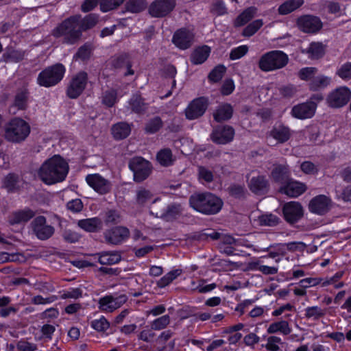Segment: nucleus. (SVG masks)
I'll list each match as a JSON object with an SVG mask.
<instances>
[{"mask_svg": "<svg viewBox=\"0 0 351 351\" xmlns=\"http://www.w3.org/2000/svg\"><path fill=\"white\" fill-rule=\"evenodd\" d=\"M289 62L288 56L282 51L274 50L263 55L258 62L260 69L265 72L285 67Z\"/></svg>", "mask_w": 351, "mask_h": 351, "instance_id": "nucleus-6", "label": "nucleus"}, {"mask_svg": "<svg viewBox=\"0 0 351 351\" xmlns=\"http://www.w3.org/2000/svg\"><path fill=\"white\" fill-rule=\"evenodd\" d=\"M351 97V90L346 86H340L331 91L327 96L328 106L339 108L348 104Z\"/></svg>", "mask_w": 351, "mask_h": 351, "instance_id": "nucleus-9", "label": "nucleus"}, {"mask_svg": "<svg viewBox=\"0 0 351 351\" xmlns=\"http://www.w3.org/2000/svg\"><path fill=\"white\" fill-rule=\"evenodd\" d=\"M286 182L287 184L280 189V191L290 197H297L306 190V185L302 182L289 180Z\"/></svg>", "mask_w": 351, "mask_h": 351, "instance_id": "nucleus-22", "label": "nucleus"}, {"mask_svg": "<svg viewBox=\"0 0 351 351\" xmlns=\"http://www.w3.org/2000/svg\"><path fill=\"white\" fill-rule=\"evenodd\" d=\"M194 40L195 34L193 31L184 27L176 30L172 37V43L182 50L190 48Z\"/></svg>", "mask_w": 351, "mask_h": 351, "instance_id": "nucleus-14", "label": "nucleus"}, {"mask_svg": "<svg viewBox=\"0 0 351 351\" xmlns=\"http://www.w3.org/2000/svg\"><path fill=\"white\" fill-rule=\"evenodd\" d=\"M88 82V74L80 71L73 76L66 88V95L71 99L77 98L84 90Z\"/></svg>", "mask_w": 351, "mask_h": 351, "instance_id": "nucleus-10", "label": "nucleus"}, {"mask_svg": "<svg viewBox=\"0 0 351 351\" xmlns=\"http://www.w3.org/2000/svg\"><path fill=\"white\" fill-rule=\"evenodd\" d=\"M263 25V22L262 19L255 20L244 28L242 35L245 37H250L254 35Z\"/></svg>", "mask_w": 351, "mask_h": 351, "instance_id": "nucleus-52", "label": "nucleus"}, {"mask_svg": "<svg viewBox=\"0 0 351 351\" xmlns=\"http://www.w3.org/2000/svg\"><path fill=\"white\" fill-rule=\"evenodd\" d=\"M326 314L325 310L317 306H308L305 309V317L307 319H313L314 320H317L322 317H324Z\"/></svg>", "mask_w": 351, "mask_h": 351, "instance_id": "nucleus-50", "label": "nucleus"}, {"mask_svg": "<svg viewBox=\"0 0 351 351\" xmlns=\"http://www.w3.org/2000/svg\"><path fill=\"white\" fill-rule=\"evenodd\" d=\"M290 172L287 165H274L271 173V178L276 182L285 183L288 181Z\"/></svg>", "mask_w": 351, "mask_h": 351, "instance_id": "nucleus-26", "label": "nucleus"}, {"mask_svg": "<svg viewBox=\"0 0 351 351\" xmlns=\"http://www.w3.org/2000/svg\"><path fill=\"white\" fill-rule=\"evenodd\" d=\"M336 74L342 80H348L351 79V62L343 64L337 71Z\"/></svg>", "mask_w": 351, "mask_h": 351, "instance_id": "nucleus-60", "label": "nucleus"}, {"mask_svg": "<svg viewBox=\"0 0 351 351\" xmlns=\"http://www.w3.org/2000/svg\"><path fill=\"white\" fill-rule=\"evenodd\" d=\"M29 93L26 89L19 90L15 95L14 107L18 110H25L27 106Z\"/></svg>", "mask_w": 351, "mask_h": 351, "instance_id": "nucleus-45", "label": "nucleus"}, {"mask_svg": "<svg viewBox=\"0 0 351 351\" xmlns=\"http://www.w3.org/2000/svg\"><path fill=\"white\" fill-rule=\"evenodd\" d=\"M147 4L146 0H128L125 4V8L131 13H139L147 8Z\"/></svg>", "mask_w": 351, "mask_h": 351, "instance_id": "nucleus-40", "label": "nucleus"}, {"mask_svg": "<svg viewBox=\"0 0 351 351\" xmlns=\"http://www.w3.org/2000/svg\"><path fill=\"white\" fill-rule=\"evenodd\" d=\"M297 92V87L293 84H287L279 88L280 95L285 98H291L296 95Z\"/></svg>", "mask_w": 351, "mask_h": 351, "instance_id": "nucleus-61", "label": "nucleus"}, {"mask_svg": "<svg viewBox=\"0 0 351 351\" xmlns=\"http://www.w3.org/2000/svg\"><path fill=\"white\" fill-rule=\"evenodd\" d=\"M117 93L115 90L111 89L104 93L102 102L108 107H112L117 102Z\"/></svg>", "mask_w": 351, "mask_h": 351, "instance_id": "nucleus-54", "label": "nucleus"}, {"mask_svg": "<svg viewBox=\"0 0 351 351\" xmlns=\"http://www.w3.org/2000/svg\"><path fill=\"white\" fill-rule=\"evenodd\" d=\"M210 12L217 16L228 13V9L222 0H213L210 6Z\"/></svg>", "mask_w": 351, "mask_h": 351, "instance_id": "nucleus-47", "label": "nucleus"}, {"mask_svg": "<svg viewBox=\"0 0 351 351\" xmlns=\"http://www.w3.org/2000/svg\"><path fill=\"white\" fill-rule=\"evenodd\" d=\"M163 126V122L160 117H154L149 119L145 125V132L153 134L158 132Z\"/></svg>", "mask_w": 351, "mask_h": 351, "instance_id": "nucleus-41", "label": "nucleus"}, {"mask_svg": "<svg viewBox=\"0 0 351 351\" xmlns=\"http://www.w3.org/2000/svg\"><path fill=\"white\" fill-rule=\"evenodd\" d=\"M191 206L205 215L219 213L223 206L222 200L210 193H195L189 198Z\"/></svg>", "mask_w": 351, "mask_h": 351, "instance_id": "nucleus-3", "label": "nucleus"}, {"mask_svg": "<svg viewBox=\"0 0 351 351\" xmlns=\"http://www.w3.org/2000/svg\"><path fill=\"white\" fill-rule=\"evenodd\" d=\"M208 107V100L205 97L193 99L185 109V116L189 120H193L202 117Z\"/></svg>", "mask_w": 351, "mask_h": 351, "instance_id": "nucleus-17", "label": "nucleus"}, {"mask_svg": "<svg viewBox=\"0 0 351 351\" xmlns=\"http://www.w3.org/2000/svg\"><path fill=\"white\" fill-rule=\"evenodd\" d=\"M127 300L128 297L125 294L117 296L107 295L99 298V308L104 312L112 313L123 306Z\"/></svg>", "mask_w": 351, "mask_h": 351, "instance_id": "nucleus-13", "label": "nucleus"}, {"mask_svg": "<svg viewBox=\"0 0 351 351\" xmlns=\"http://www.w3.org/2000/svg\"><path fill=\"white\" fill-rule=\"evenodd\" d=\"M86 181L94 191L100 195L107 194L111 191V182L98 173L87 175Z\"/></svg>", "mask_w": 351, "mask_h": 351, "instance_id": "nucleus-16", "label": "nucleus"}, {"mask_svg": "<svg viewBox=\"0 0 351 351\" xmlns=\"http://www.w3.org/2000/svg\"><path fill=\"white\" fill-rule=\"evenodd\" d=\"M124 0H100V9L106 12L116 9L123 3Z\"/></svg>", "mask_w": 351, "mask_h": 351, "instance_id": "nucleus-55", "label": "nucleus"}, {"mask_svg": "<svg viewBox=\"0 0 351 351\" xmlns=\"http://www.w3.org/2000/svg\"><path fill=\"white\" fill-rule=\"evenodd\" d=\"M121 221V216L118 211L109 210L106 213V223L117 224Z\"/></svg>", "mask_w": 351, "mask_h": 351, "instance_id": "nucleus-64", "label": "nucleus"}, {"mask_svg": "<svg viewBox=\"0 0 351 351\" xmlns=\"http://www.w3.org/2000/svg\"><path fill=\"white\" fill-rule=\"evenodd\" d=\"M331 207V199L324 195H319L313 197L308 205L311 213L323 215L328 213Z\"/></svg>", "mask_w": 351, "mask_h": 351, "instance_id": "nucleus-21", "label": "nucleus"}, {"mask_svg": "<svg viewBox=\"0 0 351 351\" xmlns=\"http://www.w3.org/2000/svg\"><path fill=\"white\" fill-rule=\"evenodd\" d=\"M67 162L59 155L47 160L39 168L38 176L47 184H53L65 180L69 172Z\"/></svg>", "mask_w": 351, "mask_h": 351, "instance_id": "nucleus-1", "label": "nucleus"}, {"mask_svg": "<svg viewBox=\"0 0 351 351\" xmlns=\"http://www.w3.org/2000/svg\"><path fill=\"white\" fill-rule=\"evenodd\" d=\"M176 5V0H154L149 5L148 12L152 17L162 18L169 15Z\"/></svg>", "mask_w": 351, "mask_h": 351, "instance_id": "nucleus-12", "label": "nucleus"}, {"mask_svg": "<svg viewBox=\"0 0 351 351\" xmlns=\"http://www.w3.org/2000/svg\"><path fill=\"white\" fill-rule=\"evenodd\" d=\"M285 219L289 223L298 221L303 216L304 211L302 205L296 202L285 204L282 208Z\"/></svg>", "mask_w": 351, "mask_h": 351, "instance_id": "nucleus-19", "label": "nucleus"}, {"mask_svg": "<svg viewBox=\"0 0 351 351\" xmlns=\"http://www.w3.org/2000/svg\"><path fill=\"white\" fill-rule=\"evenodd\" d=\"M32 234L39 240L50 239L55 232L53 226L47 224L45 217L40 215L35 217L30 223Z\"/></svg>", "mask_w": 351, "mask_h": 351, "instance_id": "nucleus-8", "label": "nucleus"}, {"mask_svg": "<svg viewBox=\"0 0 351 351\" xmlns=\"http://www.w3.org/2000/svg\"><path fill=\"white\" fill-rule=\"evenodd\" d=\"M91 326L98 332H105L109 328L110 323L104 316H101L99 319L92 321Z\"/></svg>", "mask_w": 351, "mask_h": 351, "instance_id": "nucleus-59", "label": "nucleus"}, {"mask_svg": "<svg viewBox=\"0 0 351 351\" xmlns=\"http://www.w3.org/2000/svg\"><path fill=\"white\" fill-rule=\"evenodd\" d=\"M257 9L255 7H249L244 10L234 20V27H241L248 23L256 13Z\"/></svg>", "mask_w": 351, "mask_h": 351, "instance_id": "nucleus-34", "label": "nucleus"}, {"mask_svg": "<svg viewBox=\"0 0 351 351\" xmlns=\"http://www.w3.org/2000/svg\"><path fill=\"white\" fill-rule=\"evenodd\" d=\"M296 23L298 28L305 33H315L322 27L320 19L311 15H304L299 17Z\"/></svg>", "mask_w": 351, "mask_h": 351, "instance_id": "nucleus-18", "label": "nucleus"}, {"mask_svg": "<svg viewBox=\"0 0 351 351\" xmlns=\"http://www.w3.org/2000/svg\"><path fill=\"white\" fill-rule=\"evenodd\" d=\"M245 189L243 185L232 184L228 187V192L231 196L241 198L245 195Z\"/></svg>", "mask_w": 351, "mask_h": 351, "instance_id": "nucleus-63", "label": "nucleus"}, {"mask_svg": "<svg viewBox=\"0 0 351 351\" xmlns=\"http://www.w3.org/2000/svg\"><path fill=\"white\" fill-rule=\"evenodd\" d=\"M82 297V291L80 288H71L64 291L60 295L61 299H78Z\"/></svg>", "mask_w": 351, "mask_h": 351, "instance_id": "nucleus-62", "label": "nucleus"}, {"mask_svg": "<svg viewBox=\"0 0 351 351\" xmlns=\"http://www.w3.org/2000/svg\"><path fill=\"white\" fill-rule=\"evenodd\" d=\"M282 344L281 338L277 336H269L267 339V343L263 345L268 351H279L280 350V345Z\"/></svg>", "mask_w": 351, "mask_h": 351, "instance_id": "nucleus-53", "label": "nucleus"}, {"mask_svg": "<svg viewBox=\"0 0 351 351\" xmlns=\"http://www.w3.org/2000/svg\"><path fill=\"white\" fill-rule=\"evenodd\" d=\"M233 113V109L230 104H223L218 106L213 114L214 119L217 122H222L230 119Z\"/></svg>", "mask_w": 351, "mask_h": 351, "instance_id": "nucleus-32", "label": "nucleus"}, {"mask_svg": "<svg viewBox=\"0 0 351 351\" xmlns=\"http://www.w3.org/2000/svg\"><path fill=\"white\" fill-rule=\"evenodd\" d=\"M306 53L311 59H319L324 55V46L321 43H311L306 49Z\"/></svg>", "mask_w": 351, "mask_h": 351, "instance_id": "nucleus-42", "label": "nucleus"}, {"mask_svg": "<svg viewBox=\"0 0 351 351\" xmlns=\"http://www.w3.org/2000/svg\"><path fill=\"white\" fill-rule=\"evenodd\" d=\"M35 212L30 208H25L13 213L9 219L10 224H18L25 223L35 216Z\"/></svg>", "mask_w": 351, "mask_h": 351, "instance_id": "nucleus-24", "label": "nucleus"}, {"mask_svg": "<svg viewBox=\"0 0 351 351\" xmlns=\"http://www.w3.org/2000/svg\"><path fill=\"white\" fill-rule=\"evenodd\" d=\"M80 16L75 15L63 21L52 32L56 38H63V43L69 45L77 43L82 37Z\"/></svg>", "mask_w": 351, "mask_h": 351, "instance_id": "nucleus-2", "label": "nucleus"}, {"mask_svg": "<svg viewBox=\"0 0 351 351\" xmlns=\"http://www.w3.org/2000/svg\"><path fill=\"white\" fill-rule=\"evenodd\" d=\"M258 221L261 226H275L279 224L280 219L276 215L269 213L259 216Z\"/></svg>", "mask_w": 351, "mask_h": 351, "instance_id": "nucleus-48", "label": "nucleus"}, {"mask_svg": "<svg viewBox=\"0 0 351 351\" xmlns=\"http://www.w3.org/2000/svg\"><path fill=\"white\" fill-rule=\"evenodd\" d=\"M129 168L133 172L134 180L141 182L146 180L152 172L150 162L142 157H134L129 162Z\"/></svg>", "mask_w": 351, "mask_h": 351, "instance_id": "nucleus-7", "label": "nucleus"}, {"mask_svg": "<svg viewBox=\"0 0 351 351\" xmlns=\"http://www.w3.org/2000/svg\"><path fill=\"white\" fill-rule=\"evenodd\" d=\"M131 132L130 126L126 123H118L112 128V133L114 138L121 140L126 138Z\"/></svg>", "mask_w": 351, "mask_h": 351, "instance_id": "nucleus-37", "label": "nucleus"}, {"mask_svg": "<svg viewBox=\"0 0 351 351\" xmlns=\"http://www.w3.org/2000/svg\"><path fill=\"white\" fill-rule=\"evenodd\" d=\"M77 226L86 232H97L102 229L103 222L99 217H93L79 220Z\"/></svg>", "mask_w": 351, "mask_h": 351, "instance_id": "nucleus-23", "label": "nucleus"}, {"mask_svg": "<svg viewBox=\"0 0 351 351\" xmlns=\"http://www.w3.org/2000/svg\"><path fill=\"white\" fill-rule=\"evenodd\" d=\"M252 269L258 270L265 275H274L278 273L277 267H270L267 265H261L258 262L252 263L251 264Z\"/></svg>", "mask_w": 351, "mask_h": 351, "instance_id": "nucleus-56", "label": "nucleus"}, {"mask_svg": "<svg viewBox=\"0 0 351 351\" xmlns=\"http://www.w3.org/2000/svg\"><path fill=\"white\" fill-rule=\"evenodd\" d=\"M65 72L66 68L61 63L49 66L39 73L37 83L46 88L54 86L62 81Z\"/></svg>", "mask_w": 351, "mask_h": 351, "instance_id": "nucleus-5", "label": "nucleus"}, {"mask_svg": "<svg viewBox=\"0 0 351 351\" xmlns=\"http://www.w3.org/2000/svg\"><path fill=\"white\" fill-rule=\"evenodd\" d=\"M182 273V270L180 269H176L170 271L157 281V286L160 288L165 287L166 286L169 285L173 280L180 276Z\"/></svg>", "mask_w": 351, "mask_h": 351, "instance_id": "nucleus-44", "label": "nucleus"}, {"mask_svg": "<svg viewBox=\"0 0 351 351\" xmlns=\"http://www.w3.org/2000/svg\"><path fill=\"white\" fill-rule=\"evenodd\" d=\"M130 230L124 226H115L104 232L105 242L108 245H119L130 237Z\"/></svg>", "mask_w": 351, "mask_h": 351, "instance_id": "nucleus-11", "label": "nucleus"}, {"mask_svg": "<svg viewBox=\"0 0 351 351\" xmlns=\"http://www.w3.org/2000/svg\"><path fill=\"white\" fill-rule=\"evenodd\" d=\"M128 105L132 112L136 114H143L148 108V104L138 94H134L128 101Z\"/></svg>", "mask_w": 351, "mask_h": 351, "instance_id": "nucleus-29", "label": "nucleus"}, {"mask_svg": "<svg viewBox=\"0 0 351 351\" xmlns=\"http://www.w3.org/2000/svg\"><path fill=\"white\" fill-rule=\"evenodd\" d=\"M304 2V0H287L278 7V12L280 15H287L301 7Z\"/></svg>", "mask_w": 351, "mask_h": 351, "instance_id": "nucleus-35", "label": "nucleus"}, {"mask_svg": "<svg viewBox=\"0 0 351 351\" xmlns=\"http://www.w3.org/2000/svg\"><path fill=\"white\" fill-rule=\"evenodd\" d=\"M21 183L19 176L10 173L3 178L2 186L9 193H15L21 189Z\"/></svg>", "mask_w": 351, "mask_h": 351, "instance_id": "nucleus-28", "label": "nucleus"}, {"mask_svg": "<svg viewBox=\"0 0 351 351\" xmlns=\"http://www.w3.org/2000/svg\"><path fill=\"white\" fill-rule=\"evenodd\" d=\"M249 188L256 194H263L267 191V182L264 176L253 177L250 181Z\"/></svg>", "mask_w": 351, "mask_h": 351, "instance_id": "nucleus-33", "label": "nucleus"}, {"mask_svg": "<svg viewBox=\"0 0 351 351\" xmlns=\"http://www.w3.org/2000/svg\"><path fill=\"white\" fill-rule=\"evenodd\" d=\"M210 49L206 45L196 48L191 56V61L193 64H200L208 58Z\"/></svg>", "mask_w": 351, "mask_h": 351, "instance_id": "nucleus-31", "label": "nucleus"}, {"mask_svg": "<svg viewBox=\"0 0 351 351\" xmlns=\"http://www.w3.org/2000/svg\"><path fill=\"white\" fill-rule=\"evenodd\" d=\"M210 136L215 143L225 145L233 140L234 130L230 125H218L214 128Z\"/></svg>", "mask_w": 351, "mask_h": 351, "instance_id": "nucleus-15", "label": "nucleus"}, {"mask_svg": "<svg viewBox=\"0 0 351 351\" xmlns=\"http://www.w3.org/2000/svg\"><path fill=\"white\" fill-rule=\"evenodd\" d=\"M226 71V68L223 65H218L210 71L208 78L211 82H217L221 80Z\"/></svg>", "mask_w": 351, "mask_h": 351, "instance_id": "nucleus-57", "label": "nucleus"}, {"mask_svg": "<svg viewBox=\"0 0 351 351\" xmlns=\"http://www.w3.org/2000/svg\"><path fill=\"white\" fill-rule=\"evenodd\" d=\"M98 262L101 265H114L121 260V253L118 251H104L97 254Z\"/></svg>", "mask_w": 351, "mask_h": 351, "instance_id": "nucleus-25", "label": "nucleus"}, {"mask_svg": "<svg viewBox=\"0 0 351 351\" xmlns=\"http://www.w3.org/2000/svg\"><path fill=\"white\" fill-rule=\"evenodd\" d=\"M249 51V47L247 45H241L237 47L233 48L230 52V59L231 60H236L241 58L245 56Z\"/></svg>", "mask_w": 351, "mask_h": 351, "instance_id": "nucleus-58", "label": "nucleus"}, {"mask_svg": "<svg viewBox=\"0 0 351 351\" xmlns=\"http://www.w3.org/2000/svg\"><path fill=\"white\" fill-rule=\"evenodd\" d=\"M169 324L170 317L168 315H165L152 321L150 323V326L152 330H161L166 328Z\"/></svg>", "mask_w": 351, "mask_h": 351, "instance_id": "nucleus-51", "label": "nucleus"}, {"mask_svg": "<svg viewBox=\"0 0 351 351\" xmlns=\"http://www.w3.org/2000/svg\"><path fill=\"white\" fill-rule=\"evenodd\" d=\"M182 213L181 204L173 203L169 204L161 213L160 217L165 221H173L178 218Z\"/></svg>", "mask_w": 351, "mask_h": 351, "instance_id": "nucleus-27", "label": "nucleus"}, {"mask_svg": "<svg viewBox=\"0 0 351 351\" xmlns=\"http://www.w3.org/2000/svg\"><path fill=\"white\" fill-rule=\"evenodd\" d=\"M156 158L160 165L163 167L171 166L175 161L172 152L169 148L160 149L156 155Z\"/></svg>", "mask_w": 351, "mask_h": 351, "instance_id": "nucleus-38", "label": "nucleus"}, {"mask_svg": "<svg viewBox=\"0 0 351 351\" xmlns=\"http://www.w3.org/2000/svg\"><path fill=\"white\" fill-rule=\"evenodd\" d=\"M267 332L269 334H274L276 332H280L285 335H287L291 333V328L289 327V324L286 320H281L271 324Z\"/></svg>", "mask_w": 351, "mask_h": 351, "instance_id": "nucleus-36", "label": "nucleus"}, {"mask_svg": "<svg viewBox=\"0 0 351 351\" xmlns=\"http://www.w3.org/2000/svg\"><path fill=\"white\" fill-rule=\"evenodd\" d=\"M31 132L29 124L21 118L11 119L5 127V138L11 143H20L25 141Z\"/></svg>", "mask_w": 351, "mask_h": 351, "instance_id": "nucleus-4", "label": "nucleus"}, {"mask_svg": "<svg viewBox=\"0 0 351 351\" xmlns=\"http://www.w3.org/2000/svg\"><path fill=\"white\" fill-rule=\"evenodd\" d=\"M99 16L95 14H90L86 16L82 20L80 19V29L86 31L89 29L97 23Z\"/></svg>", "mask_w": 351, "mask_h": 351, "instance_id": "nucleus-49", "label": "nucleus"}, {"mask_svg": "<svg viewBox=\"0 0 351 351\" xmlns=\"http://www.w3.org/2000/svg\"><path fill=\"white\" fill-rule=\"evenodd\" d=\"M270 136L278 143H283L290 138L291 132L288 127L280 125L273 128L270 132Z\"/></svg>", "mask_w": 351, "mask_h": 351, "instance_id": "nucleus-30", "label": "nucleus"}, {"mask_svg": "<svg viewBox=\"0 0 351 351\" xmlns=\"http://www.w3.org/2000/svg\"><path fill=\"white\" fill-rule=\"evenodd\" d=\"M152 197L153 194L149 190L141 187L136 191V201L138 205L144 206L151 201Z\"/></svg>", "mask_w": 351, "mask_h": 351, "instance_id": "nucleus-46", "label": "nucleus"}, {"mask_svg": "<svg viewBox=\"0 0 351 351\" xmlns=\"http://www.w3.org/2000/svg\"><path fill=\"white\" fill-rule=\"evenodd\" d=\"M330 77L324 75H319L309 83V89L312 91H317L326 88L330 84Z\"/></svg>", "mask_w": 351, "mask_h": 351, "instance_id": "nucleus-43", "label": "nucleus"}, {"mask_svg": "<svg viewBox=\"0 0 351 351\" xmlns=\"http://www.w3.org/2000/svg\"><path fill=\"white\" fill-rule=\"evenodd\" d=\"M112 65L115 68L125 67L128 69V71L125 73V75L134 74V71L131 69L132 64L130 63L129 57L126 54H122L114 58L112 60Z\"/></svg>", "mask_w": 351, "mask_h": 351, "instance_id": "nucleus-39", "label": "nucleus"}, {"mask_svg": "<svg viewBox=\"0 0 351 351\" xmlns=\"http://www.w3.org/2000/svg\"><path fill=\"white\" fill-rule=\"evenodd\" d=\"M317 109V104L314 101H306L294 106L291 114L298 119H306L314 116Z\"/></svg>", "mask_w": 351, "mask_h": 351, "instance_id": "nucleus-20", "label": "nucleus"}]
</instances>
